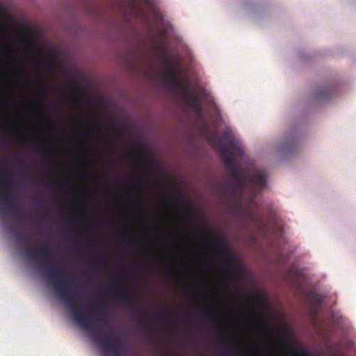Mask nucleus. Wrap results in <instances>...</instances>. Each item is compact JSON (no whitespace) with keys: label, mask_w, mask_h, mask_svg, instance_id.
Returning <instances> with one entry per match:
<instances>
[{"label":"nucleus","mask_w":356,"mask_h":356,"mask_svg":"<svg viewBox=\"0 0 356 356\" xmlns=\"http://www.w3.org/2000/svg\"><path fill=\"white\" fill-rule=\"evenodd\" d=\"M40 268L51 281L56 293L67 305L74 321L83 330L89 331L94 343L102 350L104 356L124 355L126 341L122 334L115 335L116 332H114L112 333L115 334L113 341L106 340L99 336V329L92 324V318H95L102 321L104 325H108L106 309L98 305L92 312L86 310L81 312V307L78 305L80 302L79 296L68 291L66 282L63 279V269L53 264L43 265Z\"/></svg>","instance_id":"obj_1"},{"label":"nucleus","mask_w":356,"mask_h":356,"mask_svg":"<svg viewBox=\"0 0 356 356\" xmlns=\"http://www.w3.org/2000/svg\"><path fill=\"white\" fill-rule=\"evenodd\" d=\"M208 140L218 146L225 168L234 179L245 176L235 159V156H242L243 150L230 129L225 130L221 136L212 134L208 136Z\"/></svg>","instance_id":"obj_2"},{"label":"nucleus","mask_w":356,"mask_h":356,"mask_svg":"<svg viewBox=\"0 0 356 356\" xmlns=\"http://www.w3.org/2000/svg\"><path fill=\"white\" fill-rule=\"evenodd\" d=\"M267 176L264 171H257L254 175L245 174V177L235 179L234 181L223 183L220 189L225 194L234 195L236 193H243L245 186H250L258 193V190L266 187Z\"/></svg>","instance_id":"obj_3"},{"label":"nucleus","mask_w":356,"mask_h":356,"mask_svg":"<svg viewBox=\"0 0 356 356\" xmlns=\"http://www.w3.org/2000/svg\"><path fill=\"white\" fill-rule=\"evenodd\" d=\"M106 293L114 298L120 304L133 309L132 314L137 321L138 329L141 331L147 330V325L145 318L139 314L137 309H134L136 303L134 293L122 290V283L117 280L112 281L108 284Z\"/></svg>","instance_id":"obj_4"},{"label":"nucleus","mask_w":356,"mask_h":356,"mask_svg":"<svg viewBox=\"0 0 356 356\" xmlns=\"http://www.w3.org/2000/svg\"><path fill=\"white\" fill-rule=\"evenodd\" d=\"M212 243L215 252L220 255L221 262L225 267L223 273L230 280H234L239 277L240 270L232 268L231 266L235 260V255L227 248L226 239L223 234H218L212 235Z\"/></svg>","instance_id":"obj_5"},{"label":"nucleus","mask_w":356,"mask_h":356,"mask_svg":"<svg viewBox=\"0 0 356 356\" xmlns=\"http://www.w3.org/2000/svg\"><path fill=\"white\" fill-rule=\"evenodd\" d=\"M152 213H151V264L156 270V159H152Z\"/></svg>","instance_id":"obj_6"},{"label":"nucleus","mask_w":356,"mask_h":356,"mask_svg":"<svg viewBox=\"0 0 356 356\" xmlns=\"http://www.w3.org/2000/svg\"><path fill=\"white\" fill-rule=\"evenodd\" d=\"M166 186L170 190V193L166 197V204L170 207L175 215H178L179 209L177 201L186 204L188 201L184 196L178 180L173 176L166 174L163 176Z\"/></svg>","instance_id":"obj_7"},{"label":"nucleus","mask_w":356,"mask_h":356,"mask_svg":"<svg viewBox=\"0 0 356 356\" xmlns=\"http://www.w3.org/2000/svg\"><path fill=\"white\" fill-rule=\"evenodd\" d=\"M165 68V84L181 95H188V81L182 82L177 74L176 64L174 60L167 58L164 61Z\"/></svg>","instance_id":"obj_8"},{"label":"nucleus","mask_w":356,"mask_h":356,"mask_svg":"<svg viewBox=\"0 0 356 356\" xmlns=\"http://www.w3.org/2000/svg\"><path fill=\"white\" fill-rule=\"evenodd\" d=\"M8 173L6 171L0 172V189H3V191L0 193L1 205L8 212L10 213L15 216L22 217V213L19 211V207L13 203L11 187L7 180Z\"/></svg>","instance_id":"obj_9"},{"label":"nucleus","mask_w":356,"mask_h":356,"mask_svg":"<svg viewBox=\"0 0 356 356\" xmlns=\"http://www.w3.org/2000/svg\"><path fill=\"white\" fill-rule=\"evenodd\" d=\"M157 56L161 49V41L172 37L174 29L168 16L163 11L157 8ZM159 80V71L157 70V81Z\"/></svg>","instance_id":"obj_10"},{"label":"nucleus","mask_w":356,"mask_h":356,"mask_svg":"<svg viewBox=\"0 0 356 356\" xmlns=\"http://www.w3.org/2000/svg\"><path fill=\"white\" fill-rule=\"evenodd\" d=\"M157 307H160L159 304V266L161 262L160 257V201H159V190H160V184H159V177L161 174V163L159 158V155L157 154Z\"/></svg>","instance_id":"obj_11"},{"label":"nucleus","mask_w":356,"mask_h":356,"mask_svg":"<svg viewBox=\"0 0 356 356\" xmlns=\"http://www.w3.org/2000/svg\"><path fill=\"white\" fill-rule=\"evenodd\" d=\"M38 254L35 250H28L25 252V256L30 260H38L42 258H49L52 252V248L49 245H43L40 248L37 250Z\"/></svg>","instance_id":"obj_12"},{"label":"nucleus","mask_w":356,"mask_h":356,"mask_svg":"<svg viewBox=\"0 0 356 356\" xmlns=\"http://www.w3.org/2000/svg\"><path fill=\"white\" fill-rule=\"evenodd\" d=\"M187 99L188 106L197 113H201L202 111V106L200 105V99L197 95L190 92L188 90V95H181Z\"/></svg>","instance_id":"obj_13"},{"label":"nucleus","mask_w":356,"mask_h":356,"mask_svg":"<svg viewBox=\"0 0 356 356\" xmlns=\"http://www.w3.org/2000/svg\"><path fill=\"white\" fill-rule=\"evenodd\" d=\"M202 315L212 322H219L218 312L214 307H205L202 311Z\"/></svg>","instance_id":"obj_14"},{"label":"nucleus","mask_w":356,"mask_h":356,"mask_svg":"<svg viewBox=\"0 0 356 356\" xmlns=\"http://www.w3.org/2000/svg\"><path fill=\"white\" fill-rule=\"evenodd\" d=\"M333 89L328 87H321L316 94V98L320 100H328L333 94Z\"/></svg>","instance_id":"obj_15"},{"label":"nucleus","mask_w":356,"mask_h":356,"mask_svg":"<svg viewBox=\"0 0 356 356\" xmlns=\"http://www.w3.org/2000/svg\"><path fill=\"white\" fill-rule=\"evenodd\" d=\"M256 327L259 329V330L266 331L270 333H273L275 332H277V329L273 328L270 325H269L268 323L262 322L261 323L257 324Z\"/></svg>","instance_id":"obj_16"},{"label":"nucleus","mask_w":356,"mask_h":356,"mask_svg":"<svg viewBox=\"0 0 356 356\" xmlns=\"http://www.w3.org/2000/svg\"><path fill=\"white\" fill-rule=\"evenodd\" d=\"M122 237L124 238V240L126 241V243L129 246H133L137 244L136 238L130 235L129 233L127 231L123 233Z\"/></svg>","instance_id":"obj_17"},{"label":"nucleus","mask_w":356,"mask_h":356,"mask_svg":"<svg viewBox=\"0 0 356 356\" xmlns=\"http://www.w3.org/2000/svg\"><path fill=\"white\" fill-rule=\"evenodd\" d=\"M151 324H152V337L154 339L156 329V308L152 306L151 314Z\"/></svg>","instance_id":"obj_18"},{"label":"nucleus","mask_w":356,"mask_h":356,"mask_svg":"<svg viewBox=\"0 0 356 356\" xmlns=\"http://www.w3.org/2000/svg\"><path fill=\"white\" fill-rule=\"evenodd\" d=\"M295 356H313L309 352H307L305 348H302L300 350L294 349L293 350Z\"/></svg>","instance_id":"obj_19"},{"label":"nucleus","mask_w":356,"mask_h":356,"mask_svg":"<svg viewBox=\"0 0 356 356\" xmlns=\"http://www.w3.org/2000/svg\"><path fill=\"white\" fill-rule=\"evenodd\" d=\"M41 152L43 154V156L47 159H50L51 156V151L49 147H42L41 149Z\"/></svg>","instance_id":"obj_20"},{"label":"nucleus","mask_w":356,"mask_h":356,"mask_svg":"<svg viewBox=\"0 0 356 356\" xmlns=\"http://www.w3.org/2000/svg\"><path fill=\"white\" fill-rule=\"evenodd\" d=\"M94 266L98 269H105L106 264L104 260H100L95 265H94Z\"/></svg>","instance_id":"obj_21"},{"label":"nucleus","mask_w":356,"mask_h":356,"mask_svg":"<svg viewBox=\"0 0 356 356\" xmlns=\"http://www.w3.org/2000/svg\"><path fill=\"white\" fill-rule=\"evenodd\" d=\"M45 95H46V90L44 88L41 89L40 91V99H39V103L40 104H43V98L45 97Z\"/></svg>","instance_id":"obj_22"},{"label":"nucleus","mask_w":356,"mask_h":356,"mask_svg":"<svg viewBox=\"0 0 356 356\" xmlns=\"http://www.w3.org/2000/svg\"><path fill=\"white\" fill-rule=\"evenodd\" d=\"M226 346L229 348V350L233 354H238L239 350L236 346H232L229 343H226Z\"/></svg>","instance_id":"obj_23"},{"label":"nucleus","mask_w":356,"mask_h":356,"mask_svg":"<svg viewBox=\"0 0 356 356\" xmlns=\"http://www.w3.org/2000/svg\"><path fill=\"white\" fill-rule=\"evenodd\" d=\"M136 156H137L136 150L129 152L127 154V157L129 159H135L136 158Z\"/></svg>","instance_id":"obj_24"},{"label":"nucleus","mask_w":356,"mask_h":356,"mask_svg":"<svg viewBox=\"0 0 356 356\" xmlns=\"http://www.w3.org/2000/svg\"><path fill=\"white\" fill-rule=\"evenodd\" d=\"M172 244L175 247H178L181 245V239H177L172 236Z\"/></svg>","instance_id":"obj_25"},{"label":"nucleus","mask_w":356,"mask_h":356,"mask_svg":"<svg viewBox=\"0 0 356 356\" xmlns=\"http://www.w3.org/2000/svg\"><path fill=\"white\" fill-rule=\"evenodd\" d=\"M109 124L111 127L117 130L118 131H120V129L117 127L115 121L113 119H111L109 122Z\"/></svg>","instance_id":"obj_26"},{"label":"nucleus","mask_w":356,"mask_h":356,"mask_svg":"<svg viewBox=\"0 0 356 356\" xmlns=\"http://www.w3.org/2000/svg\"><path fill=\"white\" fill-rule=\"evenodd\" d=\"M186 213L188 216L191 217L193 220H196V218H195V212L192 209H188Z\"/></svg>","instance_id":"obj_27"},{"label":"nucleus","mask_w":356,"mask_h":356,"mask_svg":"<svg viewBox=\"0 0 356 356\" xmlns=\"http://www.w3.org/2000/svg\"><path fill=\"white\" fill-rule=\"evenodd\" d=\"M19 169L22 171H26L28 169L27 165L25 163H21V165H19Z\"/></svg>","instance_id":"obj_28"},{"label":"nucleus","mask_w":356,"mask_h":356,"mask_svg":"<svg viewBox=\"0 0 356 356\" xmlns=\"http://www.w3.org/2000/svg\"><path fill=\"white\" fill-rule=\"evenodd\" d=\"M15 237L19 242H23V238L18 232L15 233Z\"/></svg>","instance_id":"obj_29"},{"label":"nucleus","mask_w":356,"mask_h":356,"mask_svg":"<svg viewBox=\"0 0 356 356\" xmlns=\"http://www.w3.org/2000/svg\"><path fill=\"white\" fill-rule=\"evenodd\" d=\"M219 339H227V334H226V333H225V332H222V333L219 335Z\"/></svg>","instance_id":"obj_30"},{"label":"nucleus","mask_w":356,"mask_h":356,"mask_svg":"<svg viewBox=\"0 0 356 356\" xmlns=\"http://www.w3.org/2000/svg\"><path fill=\"white\" fill-rule=\"evenodd\" d=\"M203 228H204V232H205L207 234H210V233H209V227H208V226H207V225H204Z\"/></svg>","instance_id":"obj_31"},{"label":"nucleus","mask_w":356,"mask_h":356,"mask_svg":"<svg viewBox=\"0 0 356 356\" xmlns=\"http://www.w3.org/2000/svg\"><path fill=\"white\" fill-rule=\"evenodd\" d=\"M42 184L49 185L50 184V181H49V180H47V179H42Z\"/></svg>","instance_id":"obj_32"},{"label":"nucleus","mask_w":356,"mask_h":356,"mask_svg":"<svg viewBox=\"0 0 356 356\" xmlns=\"http://www.w3.org/2000/svg\"><path fill=\"white\" fill-rule=\"evenodd\" d=\"M134 199L130 198V199L127 200L125 202H126V203H128V204H132L134 202Z\"/></svg>","instance_id":"obj_33"},{"label":"nucleus","mask_w":356,"mask_h":356,"mask_svg":"<svg viewBox=\"0 0 356 356\" xmlns=\"http://www.w3.org/2000/svg\"><path fill=\"white\" fill-rule=\"evenodd\" d=\"M86 175L88 176H90V177H93L94 176V174L92 172L88 171V170H86Z\"/></svg>","instance_id":"obj_34"},{"label":"nucleus","mask_w":356,"mask_h":356,"mask_svg":"<svg viewBox=\"0 0 356 356\" xmlns=\"http://www.w3.org/2000/svg\"><path fill=\"white\" fill-rule=\"evenodd\" d=\"M198 297H199V298H202V299H205L206 296H205V294L200 293V294H198Z\"/></svg>","instance_id":"obj_35"},{"label":"nucleus","mask_w":356,"mask_h":356,"mask_svg":"<svg viewBox=\"0 0 356 356\" xmlns=\"http://www.w3.org/2000/svg\"><path fill=\"white\" fill-rule=\"evenodd\" d=\"M164 51H165V60L167 58H170V60H172V59H171V58L170 57V56L168 55V53L166 51V49H164Z\"/></svg>","instance_id":"obj_36"},{"label":"nucleus","mask_w":356,"mask_h":356,"mask_svg":"<svg viewBox=\"0 0 356 356\" xmlns=\"http://www.w3.org/2000/svg\"><path fill=\"white\" fill-rule=\"evenodd\" d=\"M131 3L133 4V7H135L137 4V0H131Z\"/></svg>","instance_id":"obj_37"},{"label":"nucleus","mask_w":356,"mask_h":356,"mask_svg":"<svg viewBox=\"0 0 356 356\" xmlns=\"http://www.w3.org/2000/svg\"><path fill=\"white\" fill-rule=\"evenodd\" d=\"M136 182V180L135 179H132L129 182V184L133 186L134 184V183Z\"/></svg>","instance_id":"obj_38"},{"label":"nucleus","mask_w":356,"mask_h":356,"mask_svg":"<svg viewBox=\"0 0 356 356\" xmlns=\"http://www.w3.org/2000/svg\"><path fill=\"white\" fill-rule=\"evenodd\" d=\"M172 334H173V335H175H175H177V332H175V331H174V330L172 332Z\"/></svg>","instance_id":"obj_39"},{"label":"nucleus","mask_w":356,"mask_h":356,"mask_svg":"<svg viewBox=\"0 0 356 356\" xmlns=\"http://www.w3.org/2000/svg\"><path fill=\"white\" fill-rule=\"evenodd\" d=\"M76 222V220L74 219L70 220V222Z\"/></svg>","instance_id":"obj_40"},{"label":"nucleus","mask_w":356,"mask_h":356,"mask_svg":"<svg viewBox=\"0 0 356 356\" xmlns=\"http://www.w3.org/2000/svg\"><path fill=\"white\" fill-rule=\"evenodd\" d=\"M184 288H185L186 290H188L189 289L188 286H185Z\"/></svg>","instance_id":"obj_41"},{"label":"nucleus","mask_w":356,"mask_h":356,"mask_svg":"<svg viewBox=\"0 0 356 356\" xmlns=\"http://www.w3.org/2000/svg\"><path fill=\"white\" fill-rule=\"evenodd\" d=\"M257 299H258L259 300H260L261 299V297H258V298H257Z\"/></svg>","instance_id":"obj_42"},{"label":"nucleus","mask_w":356,"mask_h":356,"mask_svg":"<svg viewBox=\"0 0 356 356\" xmlns=\"http://www.w3.org/2000/svg\"><path fill=\"white\" fill-rule=\"evenodd\" d=\"M177 321H174V324L176 325Z\"/></svg>","instance_id":"obj_43"},{"label":"nucleus","mask_w":356,"mask_h":356,"mask_svg":"<svg viewBox=\"0 0 356 356\" xmlns=\"http://www.w3.org/2000/svg\"><path fill=\"white\" fill-rule=\"evenodd\" d=\"M1 131V130L0 129V132Z\"/></svg>","instance_id":"obj_44"}]
</instances>
